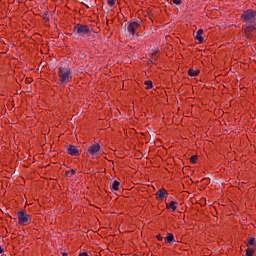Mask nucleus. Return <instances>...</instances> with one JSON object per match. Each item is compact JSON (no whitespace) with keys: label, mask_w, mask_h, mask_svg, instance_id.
<instances>
[{"label":"nucleus","mask_w":256,"mask_h":256,"mask_svg":"<svg viewBox=\"0 0 256 256\" xmlns=\"http://www.w3.org/2000/svg\"><path fill=\"white\" fill-rule=\"evenodd\" d=\"M58 76L60 77V83H69L73 79L71 76V68L69 67V63L62 62L59 66Z\"/></svg>","instance_id":"1"},{"label":"nucleus","mask_w":256,"mask_h":256,"mask_svg":"<svg viewBox=\"0 0 256 256\" xmlns=\"http://www.w3.org/2000/svg\"><path fill=\"white\" fill-rule=\"evenodd\" d=\"M93 29L87 25L76 24L73 28V35L75 37H85V35H91Z\"/></svg>","instance_id":"2"},{"label":"nucleus","mask_w":256,"mask_h":256,"mask_svg":"<svg viewBox=\"0 0 256 256\" xmlns=\"http://www.w3.org/2000/svg\"><path fill=\"white\" fill-rule=\"evenodd\" d=\"M87 157H99V155H103V148H101V144L94 143L90 147H88L86 151Z\"/></svg>","instance_id":"3"},{"label":"nucleus","mask_w":256,"mask_h":256,"mask_svg":"<svg viewBox=\"0 0 256 256\" xmlns=\"http://www.w3.org/2000/svg\"><path fill=\"white\" fill-rule=\"evenodd\" d=\"M241 21H243V23H256V11L253 9L245 10L241 14Z\"/></svg>","instance_id":"4"},{"label":"nucleus","mask_w":256,"mask_h":256,"mask_svg":"<svg viewBox=\"0 0 256 256\" xmlns=\"http://www.w3.org/2000/svg\"><path fill=\"white\" fill-rule=\"evenodd\" d=\"M136 29H139V22H131L127 26V28H124L122 33H123V35H125V37H133V35H135Z\"/></svg>","instance_id":"5"},{"label":"nucleus","mask_w":256,"mask_h":256,"mask_svg":"<svg viewBox=\"0 0 256 256\" xmlns=\"http://www.w3.org/2000/svg\"><path fill=\"white\" fill-rule=\"evenodd\" d=\"M19 225H29L31 223V216L27 214V211L21 210L18 212Z\"/></svg>","instance_id":"6"},{"label":"nucleus","mask_w":256,"mask_h":256,"mask_svg":"<svg viewBox=\"0 0 256 256\" xmlns=\"http://www.w3.org/2000/svg\"><path fill=\"white\" fill-rule=\"evenodd\" d=\"M66 151L68 155H71L72 157H79V155H81V148H79V146H75L71 144L67 145Z\"/></svg>","instance_id":"7"},{"label":"nucleus","mask_w":256,"mask_h":256,"mask_svg":"<svg viewBox=\"0 0 256 256\" xmlns=\"http://www.w3.org/2000/svg\"><path fill=\"white\" fill-rule=\"evenodd\" d=\"M194 37H195V39H197L199 44L203 43V41H204V39H203V29H199L196 32V35Z\"/></svg>","instance_id":"8"},{"label":"nucleus","mask_w":256,"mask_h":256,"mask_svg":"<svg viewBox=\"0 0 256 256\" xmlns=\"http://www.w3.org/2000/svg\"><path fill=\"white\" fill-rule=\"evenodd\" d=\"M156 195H158V197H160L161 199H165V198L169 197V194L167 193V191L165 189L158 190Z\"/></svg>","instance_id":"9"},{"label":"nucleus","mask_w":256,"mask_h":256,"mask_svg":"<svg viewBox=\"0 0 256 256\" xmlns=\"http://www.w3.org/2000/svg\"><path fill=\"white\" fill-rule=\"evenodd\" d=\"M165 241L166 243H170L171 245H173V243H175V236L173 235V233H167Z\"/></svg>","instance_id":"10"},{"label":"nucleus","mask_w":256,"mask_h":256,"mask_svg":"<svg viewBox=\"0 0 256 256\" xmlns=\"http://www.w3.org/2000/svg\"><path fill=\"white\" fill-rule=\"evenodd\" d=\"M177 202L176 201H171L170 203L166 204L167 209H172V211H177Z\"/></svg>","instance_id":"11"},{"label":"nucleus","mask_w":256,"mask_h":256,"mask_svg":"<svg viewBox=\"0 0 256 256\" xmlns=\"http://www.w3.org/2000/svg\"><path fill=\"white\" fill-rule=\"evenodd\" d=\"M246 245H248V247H256L255 237L250 236L246 242Z\"/></svg>","instance_id":"12"},{"label":"nucleus","mask_w":256,"mask_h":256,"mask_svg":"<svg viewBox=\"0 0 256 256\" xmlns=\"http://www.w3.org/2000/svg\"><path fill=\"white\" fill-rule=\"evenodd\" d=\"M200 71L199 70H193V68H190L188 70V75L190 77H197V75H199Z\"/></svg>","instance_id":"13"},{"label":"nucleus","mask_w":256,"mask_h":256,"mask_svg":"<svg viewBox=\"0 0 256 256\" xmlns=\"http://www.w3.org/2000/svg\"><path fill=\"white\" fill-rule=\"evenodd\" d=\"M120 185H121V183H119V181L115 180L111 186L112 191H119Z\"/></svg>","instance_id":"14"},{"label":"nucleus","mask_w":256,"mask_h":256,"mask_svg":"<svg viewBox=\"0 0 256 256\" xmlns=\"http://www.w3.org/2000/svg\"><path fill=\"white\" fill-rule=\"evenodd\" d=\"M255 29H256L255 23H253V24L250 23V25L246 26L245 32H246V33H249L250 31H253V30H255Z\"/></svg>","instance_id":"15"},{"label":"nucleus","mask_w":256,"mask_h":256,"mask_svg":"<svg viewBox=\"0 0 256 256\" xmlns=\"http://www.w3.org/2000/svg\"><path fill=\"white\" fill-rule=\"evenodd\" d=\"M144 85H146V89H153V81L151 80H146Z\"/></svg>","instance_id":"16"},{"label":"nucleus","mask_w":256,"mask_h":256,"mask_svg":"<svg viewBox=\"0 0 256 256\" xmlns=\"http://www.w3.org/2000/svg\"><path fill=\"white\" fill-rule=\"evenodd\" d=\"M75 173H76L75 169H71V170L65 172V177H73V175H75Z\"/></svg>","instance_id":"17"},{"label":"nucleus","mask_w":256,"mask_h":256,"mask_svg":"<svg viewBox=\"0 0 256 256\" xmlns=\"http://www.w3.org/2000/svg\"><path fill=\"white\" fill-rule=\"evenodd\" d=\"M253 253H255V250H253V248H248L246 250V255L247 256H253Z\"/></svg>","instance_id":"18"},{"label":"nucleus","mask_w":256,"mask_h":256,"mask_svg":"<svg viewBox=\"0 0 256 256\" xmlns=\"http://www.w3.org/2000/svg\"><path fill=\"white\" fill-rule=\"evenodd\" d=\"M151 53H152V55H157V53H159V47L152 48Z\"/></svg>","instance_id":"19"},{"label":"nucleus","mask_w":256,"mask_h":256,"mask_svg":"<svg viewBox=\"0 0 256 256\" xmlns=\"http://www.w3.org/2000/svg\"><path fill=\"white\" fill-rule=\"evenodd\" d=\"M197 159H198V156L197 155H193V156L190 157V162L195 164V163H197Z\"/></svg>","instance_id":"20"},{"label":"nucleus","mask_w":256,"mask_h":256,"mask_svg":"<svg viewBox=\"0 0 256 256\" xmlns=\"http://www.w3.org/2000/svg\"><path fill=\"white\" fill-rule=\"evenodd\" d=\"M115 1L116 0H108L107 3L110 5V7H115Z\"/></svg>","instance_id":"21"},{"label":"nucleus","mask_w":256,"mask_h":256,"mask_svg":"<svg viewBox=\"0 0 256 256\" xmlns=\"http://www.w3.org/2000/svg\"><path fill=\"white\" fill-rule=\"evenodd\" d=\"M175 5H181V0H172Z\"/></svg>","instance_id":"22"},{"label":"nucleus","mask_w":256,"mask_h":256,"mask_svg":"<svg viewBox=\"0 0 256 256\" xmlns=\"http://www.w3.org/2000/svg\"><path fill=\"white\" fill-rule=\"evenodd\" d=\"M43 19H44V21H49V16L47 15V13H45L43 15Z\"/></svg>","instance_id":"23"},{"label":"nucleus","mask_w":256,"mask_h":256,"mask_svg":"<svg viewBox=\"0 0 256 256\" xmlns=\"http://www.w3.org/2000/svg\"><path fill=\"white\" fill-rule=\"evenodd\" d=\"M156 239H158V241H163V236H161V234H158L156 236Z\"/></svg>","instance_id":"24"},{"label":"nucleus","mask_w":256,"mask_h":256,"mask_svg":"<svg viewBox=\"0 0 256 256\" xmlns=\"http://www.w3.org/2000/svg\"><path fill=\"white\" fill-rule=\"evenodd\" d=\"M142 37H149V34L147 32H145Z\"/></svg>","instance_id":"25"},{"label":"nucleus","mask_w":256,"mask_h":256,"mask_svg":"<svg viewBox=\"0 0 256 256\" xmlns=\"http://www.w3.org/2000/svg\"><path fill=\"white\" fill-rule=\"evenodd\" d=\"M3 253V248L0 246V255Z\"/></svg>","instance_id":"26"},{"label":"nucleus","mask_w":256,"mask_h":256,"mask_svg":"<svg viewBox=\"0 0 256 256\" xmlns=\"http://www.w3.org/2000/svg\"><path fill=\"white\" fill-rule=\"evenodd\" d=\"M68 255H69V254H67V253H63V254H62V256H68Z\"/></svg>","instance_id":"27"}]
</instances>
